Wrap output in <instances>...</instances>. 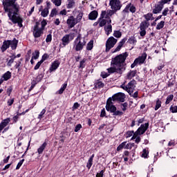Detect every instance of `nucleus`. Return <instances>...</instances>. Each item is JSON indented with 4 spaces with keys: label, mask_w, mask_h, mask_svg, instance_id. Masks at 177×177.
<instances>
[{
    "label": "nucleus",
    "mask_w": 177,
    "mask_h": 177,
    "mask_svg": "<svg viewBox=\"0 0 177 177\" xmlns=\"http://www.w3.org/2000/svg\"><path fill=\"white\" fill-rule=\"evenodd\" d=\"M17 0H3L2 5L4 13H7L9 20L13 24H18L19 27H23V18L19 15L20 6L16 3Z\"/></svg>",
    "instance_id": "nucleus-1"
},
{
    "label": "nucleus",
    "mask_w": 177,
    "mask_h": 177,
    "mask_svg": "<svg viewBox=\"0 0 177 177\" xmlns=\"http://www.w3.org/2000/svg\"><path fill=\"white\" fill-rule=\"evenodd\" d=\"M128 56L129 55L127 52L115 56L111 59V66H113V67H118V68H123V71H125V66H127L125 60H127Z\"/></svg>",
    "instance_id": "nucleus-2"
},
{
    "label": "nucleus",
    "mask_w": 177,
    "mask_h": 177,
    "mask_svg": "<svg viewBox=\"0 0 177 177\" xmlns=\"http://www.w3.org/2000/svg\"><path fill=\"white\" fill-rule=\"evenodd\" d=\"M105 108L106 111L112 113L113 115L121 116L124 114L122 111H117V106H115V105H114V102H113V97L108 98Z\"/></svg>",
    "instance_id": "nucleus-3"
},
{
    "label": "nucleus",
    "mask_w": 177,
    "mask_h": 177,
    "mask_svg": "<svg viewBox=\"0 0 177 177\" xmlns=\"http://www.w3.org/2000/svg\"><path fill=\"white\" fill-rule=\"evenodd\" d=\"M81 39H82V35L81 34H79L74 41L75 50H76V52H80L82 50V49H84V46L86 45V41H85V38L83 39L82 41H81Z\"/></svg>",
    "instance_id": "nucleus-4"
},
{
    "label": "nucleus",
    "mask_w": 177,
    "mask_h": 177,
    "mask_svg": "<svg viewBox=\"0 0 177 177\" xmlns=\"http://www.w3.org/2000/svg\"><path fill=\"white\" fill-rule=\"evenodd\" d=\"M146 59H147V54L146 53H143L141 56H139L134 60L133 63L131 65V68H134V67H136L138 64H143V63L146 62Z\"/></svg>",
    "instance_id": "nucleus-5"
},
{
    "label": "nucleus",
    "mask_w": 177,
    "mask_h": 177,
    "mask_svg": "<svg viewBox=\"0 0 177 177\" xmlns=\"http://www.w3.org/2000/svg\"><path fill=\"white\" fill-rule=\"evenodd\" d=\"M9 122H10V118H7L6 119L3 120L0 123V133L1 132L2 133H5V132L9 131V129L10 128V126H8Z\"/></svg>",
    "instance_id": "nucleus-6"
},
{
    "label": "nucleus",
    "mask_w": 177,
    "mask_h": 177,
    "mask_svg": "<svg viewBox=\"0 0 177 177\" xmlns=\"http://www.w3.org/2000/svg\"><path fill=\"white\" fill-rule=\"evenodd\" d=\"M118 39L114 38V37H110L106 42V52H109V50L114 48L115 44L118 42Z\"/></svg>",
    "instance_id": "nucleus-7"
},
{
    "label": "nucleus",
    "mask_w": 177,
    "mask_h": 177,
    "mask_svg": "<svg viewBox=\"0 0 177 177\" xmlns=\"http://www.w3.org/2000/svg\"><path fill=\"white\" fill-rule=\"evenodd\" d=\"M149 26H150V22H147V21H143L140 23V37H145V35H146V29L149 28Z\"/></svg>",
    "instance_id": "nucleus-8"
},
{
    "label": "nucleus",
    "mask_w": 177,
    "mask_h": 177,
    "mask_svg": "<svg viewBox=\"0 0 177 177\" xmlns=\"http://www.w3.org/2000/svg\"><path fill=\"white\" fill-rule=\"evenodd\" d=\"M112 97L113 102H120V103H124V102H125V94L124 93H115Z\"/></svg>",
    "instance_id": "nucleus-9"
},
{
    "label": "nucleus",
    "mask_w": 177,
    "mask_h": 177,
    "mask_svg": "<svg viewBox=\"0 0 177 177\" xmlns=\"http://www.w3.org/2000/svg\"><path fill=\"white\" fill-rule=\"evenodd\" d=\"M109 5L111 6V9H113L111 10L113 15L117 13L118 10H121V8H122V4L114 3V0L109 1Z\"/></svg>",
    "instance_id": "nucleus-10"
},
{
    "label": "nucleus",
    "mask_w": 177,
    "mask_h": 177,
    "mask_svg": "<svg viewBox=\"0 0 177 177\" xmlns=\"http://www.w3.org/2000/svg\"><path fill=\"white\" fill-rule=\"evenodd\" d=\"M107 71L109 74H114V73H117V74L121 75L124 73V68L112 66V67L107 68Z\"/></svg>",
    "instance_id": "nucleus-11"
},
{
    "label": "nucleus",
    "mask_w": 177,
    "mask_h": 177,
    "mask_svg": "<svg viewBox=\"0 0 177 177\" xmlns=\"http://www.w3.org/2000/svg\"><path fill=\"white\" fill-rule=\"evenodd\" d=\"M162 9H164V6L159 1L158 4L154 6V8L152 10V13L153 15H158V13H161Z\"/></svg>",
    "instance_id": "nucleus-12"
},
{
    "label": "nucleus",
    "mask_w": 177,
    "mask_h": 177,
    "mask_svg": "<svg viewBox=\"0 0 177 177\" xmlns=\"http://www.w3.org/2000/svg\"><path fill=\"white\" fill-rule=\"evenodd\" d=\"M136 84V80H132L130 81L127 84V88L129 90V95H131L133 93V91H135V88H136V86L135 85Z\"/></svg>",
    "instance_id": "nucleus-13"
},
{
    "label": "nucleus",
    "mask_w": 177,
    "mask_h": 177,
    "mask_svg": "<svg viewBox=\"0 0 177 177\" xmlns=\"http://www.w3.org/2000/svg\"><path fill=\"white\" fill-rule=\"evenodd\" d=\"M60 66V62L59 60H55L52 62L49 69L48 73H53L57 71V68H59Z\"/></svg>",
    "instance_id": "nucleus-14"
},
{
    "label": "nucleus",
    "mask_w": 177,
    "mask_h": 177,
    "mask_svg": "<svg viewBox=\"0 0 177 177\" xmlns=\"http://www.w3.org/2000/svg\"><path fill=\"white\" fill-rule=\"evenodd\" d=\"M147 129H149V122L141 124L136 131L139 135H143Z\"/></svg>",
    "instance_id": "nucleus-15"
},
{
    "label": "nucleus",
    "mask_w": 177,
    "mask_h": 177,
    "mask_svg": "<svg viewBox=\"0 0 177 177\" xmlns=\"http://www.w3.org/2000/svg\"><path fill=\"white\" fill-rule=\"evenodd\" d=\"M66 24L68 26V28H73L75 26L76 24H77V22L74 17V16H71L68 17V19L66 21Z\"/></svg>",
    "instance_id": "nucleus-16"
},
{
    "label": "nucleus",
    "mask_w": 177,
    "mask_h": 177,
    "mask_svg": "<svg viewBox=\"0 0 177 177\" xmlns=\"http://www.w3.org/2000/svg\"><path fill=\"white\" fill-rule=\"evenodd\" d=\"M122 149H126L127 150H131V142L127 144V141L122 142L118 147L117 151H121Z\"/></svg>",
    "instance_id": "nucleus-17"
},
{
    "label": "nucleus",
    "mask_w": 177,
    "mask_h": 177,
    "mask_svg": "<svg viewBox=\"0 0 177 177\" xmlns=\"http://www.w3.org/2000/svg\"><path fill=\"white\" fill-rule=\"evenodd\" d=\"M9 48H10V40H4L0 49L2 53H3V52H6V50L9 49Z\"/></svg>",
    "instance_id": "nucleus-18"
},
{
    "label": "nucleus",
    "mask_w": 177,
    "mask_h": 177,
    "mask_svg": "<svg viewBox=\"0 0 177 177\" xmlns=\"http://www.w3.org/2000/svg\"><path fill=\"white\" fill-rule=\"evenodd\" d=\"M43 35H44V30L41 28L39 30L32 31V35L34 38H35V42H37V38H39Z\"/></svg>",
    "instance_id": "nucleus-19"
},
{
    "label": "nucleus",
    "mask_w": 177,
    "mask_h": 177,
    "mask_svg": "<svg viewBox=\"0 0 177 177\" xmlns=\"http://www.w3.org/2000/svg\"><path fill=\"white\" fill-rule=\"evenodd\" d=\"M10 46L12 50H16L17 49V45L19 44V40L14 38L12 40H10Z\"/></svg>",
    "instance_id": "nucleus-20"
},
{
    "label": "nucleus",
    "mask_w": 177,
    "mask_h": 177,
    "mask_svg": "<svg viewBox=\"0 0 177 177\" xmlns=\"http://www.w3.org/2000/svg\"><path fill=\"white\" fill-rule=\"evenodd\" d=\"M62 45L63 47L64 48V46H66V45H68L70 44V35H65L62 39Z\"/></svg>",
    "instance_id": "nucleus-21"
},
{
    "label": "nucleus",
    "mask_w": 177,
    "mask_h": 177,
    "mask_svg": "<svg viewBox=\"0 0 177 177\" xmlns=\"http://www.w3.org/2000/svg\"><path fill=\"white\" fill-rule=\"evenodd\" d=\"M99 13L97 10H93L91 11L88 15V19L89 20H96L97 19Z\"/></svg>",
    "instance_id": "nucleus-22"
},
{
    "label": "nucleus",
    "mask_w": 177,
    "mask_h": 177,
    "mask_svg": "<svg viewBox=\"0 0 177 177\" xmlns=\"http://www.w3.org/2000/svg\"><path fill=\"white\" fill-rule=\"evenodd\" d=\"M48 146V143L46 142H44L37 149V153L39 155H41L44 153V150L46 149V147Z\"/></svg>",
    "instance_id": "nucleus-23"
},
{
    "label": "nucleus",
    "mask_w": 177,
    "mask_h": 177,
    "mask_svg": "<svg viewBox=\"0 0 177 177\" xmlns=\"http://www.w3.org/2000/svg\"><path fill=\"white\" fill-rule=\"evenodd\" d=\"M10 59H7V66L8 67H12V64H13V63H15V59H16V57L15 56V54H12L11 56H10Z\"/></svg>",
    "instance_id": "nucleus-24"
},
{
    "label": "nucleus",
    "mask_w": 177,
    "mask_h": 177,
    "mask_svg": "<svg viewBox=\"0 0 177 177\" xmlns=\"http://www.w3.org/2000/svg\"><path fill=\"white\" fill-rule=\"evenodd\" d=\"M138 73V71L135 70V71H130L127 75V80H132V78H133V77H135L136 75V73Z\"/></svg>",
    "instance_id": "nucleus-25"
},
{
    "label": "nucleus",
    "mask_w": 177,
    "mask_h": 177,
    "mask_svg": "<svg viewBox=\"0 0 177 177\" xmlns=\"http://www.w3.org/2000/svg\"><path fill=\"white\" fill-rule=\"evenodd\" d=\"M127 42L128 44H130V45H136L138 40H136V37H135V35H133L128 39Z\"/></svg>",
    "instance_id": "nucleus-26"
},
{
    "label": "nucleus",
    "mask_w": 177,
    "mask_h": 177,
    "mask_svg": "<svg viewBox=\"0 0 177 177\" xmlns=\"http://www.w3.org/2000/svg\"><path fill=\"white\" fill-rule=\"evenodd\" d=\"M94 88H95V89H101V88H104V83H102L101 81L97 80L94 84Z\"/></svg>",
    "instance_id": "nucleus-27"
},
{
    "label": "nucleus",
    "mask_w": 177,
    "mask_h": 177,
    "mask_svg": "<svg viewBox=\"0 0 177 177\" xmlns=\"http://www.w3.org/2000/svg\"><path fill=\"white\" fill-rule=\"evenodd\" d=\"M105 16H106V10H102L100 14V18L97 19V21L95 22L93 24L94 27H96V26H97V24H99V21H100V20H102V19H104Z\"/></svg>",
    "instance_id": "nucleus-28"
},
{
    "label": "nucleus",
    "mask_w": 177,
    "mask_h": 177,
    "mask_svg": "<svg viewBox=\"0 0 177 177\" xmlns=\"http://www.w3.org/2000/svg\"><path fill=\"white\" fill-rule=\"evenodd\" d=\"M2 78H3L4 81L10 80V78H12V73H10V71H7L3 75Z\"/></svg>",
    "instance_id": "nucleus-29"
},
{
    "label": "nucleus",
    "mask_w": 177,
    "mask_h": 177,
    "mask_svg": "<svg viewBox=\"0 0 177 177\" xmlns=\"http://www.w3.org/2000/svg\"><path fill=\"white\" fill-rule=\"evenodd\" d=\"M66 88H67V82H65L64 84H62L60 89L58 91L59 95H62L63 92L66 91Z\"/></svg>",
    "instance_id": "nucleus-30"
},
{
    "label": "nucleus",
    "mask_w": 177,
    "mask_h": 177,
    "mask_svg": "<svg viewBox=\"0 0 177 177\" xmlns=\"http://www.w3.org/2000/svg\"><path fill=\"white\" fill-rule=\"evenodd\" d=\"M143 17H145V21L149 22V21H150L151 17H153V13L149 12L146 15H144Z\"/></svg>",
    "instance_id": "nucleus-31"
},
{
    "label": "nucleus",
    "mask_w": 177,
    "mask_h": 177,
    "mask_svg": "<svg viewBox=\"0 0 177 177\" xmlns=\"http://www.w3.org/2000/svg\"><path fill=\"white\" fill-rule=\"evenodd\" d=\"M49 15V9L48 8H45L41 12V15L42 17H47Z\"/></svg>",
    "instance_id": "nucleus-32"
},
{
    "label": "nucleus",
    "mask_w": 177,
    "mask_h": 177,
    "mask_svg": "<svg viewBox=\"0 0 177 177\" xmlns=\"http://www.w3.org/2000/svg\"><path fill=\"white\" fill-rule=\"evenodd\" d=\"M75 5L74 0H68V4L66 6L67 9H71Z\"/></svg>",
    "instance_id": "nucleus-33"
},
{
    "label": "nucleus",
    "mask_w": 177,
    "mask_h": 177,
    "mask_svg": "<svg viewBox=\"0 0 177 177\" xmlns=\"http://www.w3.org/2000/svg\"><path fill=\"white\" fill-rule=\"evenodd\" d=\"M129 6H130L129 8V10L131 13H135L136 12V7H135V6L132 4V3H129Z\"/></svg>",
    "instance_id": "nucleus-34"
},
{
    "label": "nucleus",
    "mask_w": 177,
    "mask_h": 177,
    "mask_svg": "<svg viewBox=\"0 0 177 177\" xmlns=\"http://www.w3.org/2000/svg\"><path fill=\"white\" fill-rule=\"evenodd\" d=\"M165 26V21H161L159 22L156 26V30H161V28H164V26Z\"/></svg>",
    "instance_id": "nucleus-35"
},
{
    "label": "nucleus",
    "mask_w": 177,
    "mask_h": 177,
    "mask_svg": "<svg viewBox=\"0 0 177 177\" xmlns=\"http://www.w3.org/2000/svg\"><path fill=\"white\" fill-rule=\"evenodd\" d=\"M113 37H115V38H121V37H122V32L120 30H114Z\"/></svg>",
    "instance_id": "nucleus-36"
},
{
    "label": "nucleus",
    "mask_w": 177,
    "mask_h": 177,
    "mask_svg": "<svg viewBox=\"0 0 177 177\" xmlns=\"http://www.w3.org/2000/svg\"><path fill=\"white\" fill-rule=\"evenodd\" d=\"M93 49V40H91L86 46L87 50H92Z\"/></svg>",
    "instance_id": "nucleus-37"
},
{
    "label": "nucleus",
    "mask_w": 177,
    "mask_h": 177,
    "mask_svg": "<svg viewBox=\"0 0 177 177\" xmlns=\"http://www.w3.org/2000/svg\"><path fill=\"white\" fill-rule=\"evenodd\" d=\"M172 100H174V95L171 94L168 95L165 102V104H169Z\"/></svg>",
    "instance_id": "nucleus-38"
},
{
    "label": "nucleus",
    "mask_w": 177,
    "mask_h": 177,
    "mask_svg": "<svg viewBox=\"0 0 177 177\" xmlns=\"http://www.w3.org/2000/svg\"><path fill=\"white\" fill-rule=\"evenodd\" d=\"M165 67V65L164 64H160L159 66H157L156 68V71L159 73V74H161L162 73V68Z\"/></svg>",
    "instance_id": "nucleus-39"
},
{
    "label": "nucleus",
    "mask_w": 177,
    "mask_h": 177,
    "mask_svg": "<svg viewBox=\"0 0 177 177\" xmlns=\"http://www.w3.org/2000/svg\"><path fill=\"white\" fill-rule=\"evenodd\" d=\"M107 24V19H104V18L102 19L99 21V26L100 27H104Z\"/></svg>",
    "instance_id": "nucleus-40"
},
{
    "label": "nucleus",
    "mask_w": 177,
    "mask_h": 177,
    "mask_svg": "<svg viewBox=\"0 0 177 177\" xmlns=\"http://www.w3.org/2000/svg\"><path fill=\"white\" fill-rule=\"evenodd\" d=\"M84 16V12H80L78 15L76 17V21L77 23H80V21H81V20H82V17Z\"/></svg>",
    "instance_id": "nucleus-41"
},
{
    "label": "nucleus",
    "mask_w": 177,
    "mask_h": 177,
    "mask_svg": "<svg viewBox=\"0 0 177 177\" xmlns=\"http://www.w3.org/2000/svg\"><path fill=\"white\" fill-rule=\"evenodd\" d=\"M92 165H93V160L92 159L88 158V162L86 163V168H88V169H91Z\"/></svg>",
    "instance_id": "nucleus-42"
},
{
    "label": "nucleus",
    "mask_w": 177,
    "mask_h": 177,
    "mask_svg": "<svg viewBox=\"0 0 177 177\" xmlns=\"http://www.w3.org/2000/svg\"><path fill=\"white\" fill-rule=\"evenodd\" d=\"M141 157L143 158H147V157H149V151H147L146 149H144Z\"/></svg>",
    "instance_id": "nucleus-43"
},
{
    "label": "nucleus",
    "mask_w": 177,
    "mask_h": 177,
    "mask_svg": "<svg viewBox=\"0 0 177 177\" xmlns=\"http://www.w3.org/2000/svg\"><path fill=\"white\" fill-rule=\"evenodd\" d=\"M86 62V58H84L82 61H80L79 68H85V62Z\"/></svg>",
    "instance_id": "nucleus-44"
},
{
    "label": "nucleus",
    "mask_w": 177,
    "mask_h": 177,
    "mask_svg": "<svg viewBox=\"0 0 177 177\" xmlns=\"http://www.w3.org/2000/svg\"><path fill=\"white\" fill-rule=\"evenodd\" d=\"M104 172H106V167H104V169L101 170L99 173H97L96 177H103L104 175Z\"/></svg>",
    "instance_id": "nucleus-45"
},
{
    "label": "nucleus",
    "mask_w": 177,
    "mask_h": 177,
    "mask_svg": "<svg viewBox=\"0 0 177 177\" xmlns=\"http://www.w3.org/2000/svg\"><path fill=\"white\" fill-rule=\"evenodd\" d=\"M160 107H161V101L160 99H158L156 102L155 111H157Z\"/></svg>",
    "instance_id": "nucleus-46"
},
{
    "label": "nucleus",
    "mask_w": 177,
    "mask_h": 177,
    "mask_svg": "<svg viewBox=\"0 0 177 177\" xmlns=\"http://www.w3.org/2000/svg\"><path fill=\"white\" fill-rule=\"evenodd\" d=\"M127 41H128V37H126L118 43V46L122 48V46H124V44H125V42H127Z\"/></svg>",
    "instance_id": "nucleus-47"
},
{
    "label": "nucleus",
    "mask_w": 177,
    "mask_h": 177,
    "mask_svg": "<svg viewBox=\"0 0 177 177\" xmlns=\"http://www.w3.org/2000/svg\"><path fill=\"white\" fill-rule=\"evenodd\" d=\"M44 79V74L40 73L35 78V80H37L39 82H41V81H42V80Z\"/></svg>",
    "instance_id": "nucleus-48"
},
{
    "label": "nucleus",
    "mask_w": 177,
    "mask_h": 177,
    "mask_svg": "<svg viewBox=\"0 0 177 177\" xmlns=\"http://www.w3.org/2000/svg\"><path fill=\"white\" fill-rule=\"evenodd\" d=\"M46 113V109H44L41 112L40 114L38 115L37 118L39 120H42V118L44 117V115H45V113Z\"/></svg>",
    "instance_id": "nucleus-49"
},
{
    "label": "nucleus",
    "mask_w": 177,
    "mask_h": 177,
    "mask_svg": "<svg viewBox=\"0 0 177 177\" xmlns=\"http://www.w3.org/2000/svg\"><path fill=\"white\" fill-rule=\"evenodd\" d=\"M12 91H13V87L12 86L8 87V88L6 90V93H7L8 96H10V95H12Z\"/></svg>",
    "instance_id": "nucleus-50"
},
{
    "label": "nucleus",
    "mask_w": 177,
    "mask_h": 177,
    "mask_svg": "<svg viewBox=\"0 0 177 177\" xmlns=\"http://www.w3.org/2000/svg\"><path fill=\"white\" fill-rule=\"evenodd\" d=\"M51 2H53L55 6H60V5H62V0H51Z\"/></svg>",
    "instance_id": "nucleus-51"
},
{
    "label": "nucleus",
    "mask_w": 177,
    "mask_h": 177,
    "mask_svg": "<svg viewBox=\"0 0 177 177\" xmlns=\"http://www.w3.org/2000/svg\"><path fill=\"white\" fill-rule=\"evenodd\" d=\"M46 24H48V22H46L45 19H43V21L41 22V27L40 28V29L43 30H45V27H46Z\"/></svg>",
    "instance_id": "nucleus-52"
},
{
    "label": "nucleus",
    "mask_w": 177,
    "mask_h": 177,
    "mask_svg": "<svg viewBox=\"0 0 177 177\" xmlns=\"http://www.w3.org/2000/svg\"><path fill=\"white\" fill-rule=\"evenodd\" d=\"M55 15H57V10H56V8H53L50 12V17H54Z\"/></svg>",
    "instance_id": "nucleus-53"
},
{
    "label": "nucleus",
    "mask_w": 177,
    "mask_h": 177,
    "mask_svg": "<svg viewBox=\"0 0 177 177\" xmlns=\"http://www.w3.org/2000/svg\"><path fill=\"white\" fill-rule=\"evenodd\" d=\"M21 62H23V58H21L19 60H18L17 64L15 65V68L16 69L19 68V67L21 66Z\"/></svg>",
    "instance_id": "nucleus-54"
},
{
    "label": "nucleus",
    "mask_w": 177,
    "mask_h": 177,
    "mask_svg": "<svg viewBox=\"0 0 177 177\" xmlns=\"http://www.w3.org/2000/svg\"><path fill=\"white\" fill-rule=\"evenodd\" d=\"M81 105L78 102H75L73 104V106H72V110L74 111V110H77V109H80V106Z\"/></svg>",
    "instance_id": "nucleus-55"
},
{
    "label": "nucleus",
    "mask_w": 177,
    "mask_h": 177,
    "mask_svg": "<svg viewBox=\"0 0 177 177\" xmlns=\"http://www.w3.org/2000/svg\"><path fill=\"white\" fill-rule=\"evenodd\" d=\"M23 162H24V159L21 160L18 164L17 165L16 169H20L21 165H23Z\"/></svg>",
    "instance_id": "nucleus-56"
},
{
    "label": "nucleus",
    "mask_w": 177,
    "mask_h": 177,
    "mask_svg": "<svg viewBox=\"0 0 177 177\" xmlns=\"http://www.w3.org/2000/svg\"><path fill=\"white\" fill-rule=\"evenodd\" d=\"M46 42L48 44V42H52V34H49L47 35L46 38Z\"/></svg>",
    "instance_id": "nucleus-57"
},
{
    "label": "nucleus",
    "mask_w": 177,
    "mask_h": 177,
    "mask_svg": "<svg viewBox=\"0 0 177 177\" xmlns=\"http://www.w3.org/2000/svg\"><path fill=\"white\" fill-rule=\"evenodd\" d=\"M15 103V98H10L7 101L8 106H10Z\"/></svg>",
    "instance_id": "nucleus-58"
},
{
    "label": "nucleus",
    "mask_w": 177,
    "mask_h": 177,
    "mask_svg": "<svg viewBox=\"0 0 177 177\" xmlns=\"http://www.w3.org/2000/svg\"><path fill=\"white\" fill-rule=\"evenodd\" d=\"M82 128V125L81 124H78L75 127V132H78Z\"/></svg>",
    "instance_id": "nucleus-59"
},
{
    "label": "nucleus",
    "mask_w": 177,
    "mask_h": 177,
    "mask_svg": "<svg viewBox=\"0 0 177 177\" xmlns=\"http://www.w3.org/2000/svg\"><path fill=\"white\" fill-rule=\"evenodd\" d=\"M48 58H49V55L48 54H44L40 61L44 63V62H45V60H46Z\"/></svg>",
    "instance_id": "nucleus-60"
},
{
    "label": "nucleus",
    "mask_w": 177,
    "mask_h": 177,
    "mask_svg": "<svg viewBox=\"0 0 177 177\" xmlns=\"http://www.w3.org/2000/svg\"><path fill=\"white\" fill-rule=\"evenodd\" d=\"M121 106H122L123 108H122V111H127V107H128V102L122 103Z\"/></svg>",
    "instance_id": "nucleus-61"
},
{
    "label": "nucleus",
    "mask_w": 177,
    "mask_h": 177,
    "mask_svg": "<svg viewBox=\"0 0 177 177\" xmlns=\"http://www.w3.org/2000/svg\"><path fill=\"white\" fill-rule=\"evenodd\" d=\"M134 132L135 131H127V133H126V138H131V136H132V135H133Z\"/></svg>",
    "instance_id": "nucleus-62"
},
{
    "label": "nucleus",
    "mask_w": 177,
    "mask_h": 177,
    "mask_svg": "<svg viewBox=\"0 0 177 177\" xmlns=\"http://www.w3.org/2000/svg\"><path fill=\"white\" fill-rule=\"evenodd\" d=\"M42 63H44L42 61H39L37 63V64L35 65V66L34 67V70H38V68H39V67H41V64H42Z\"/></svg>",
    "instance_id": "nucleus-63"
},
{
    "label": "nucleus",
    "mask_w": 177,
    "mask_h": 177,
    "mask_svg": "<svg viewBox=\"0 0 177 177\" xmlns=\"http://www.w3.org/2000/svg\"><path fill=\"white\" fill-rule=\"evenodd\" d=\"M170 111L171 113H177V106H171Z\"/></svg>",
    "instance_id": "nucleus-64"
}]
</instances>
